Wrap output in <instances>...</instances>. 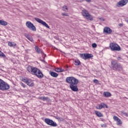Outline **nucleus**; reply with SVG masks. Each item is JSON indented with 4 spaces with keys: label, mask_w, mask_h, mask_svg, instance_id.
<instances>
[{
    "label": "nucleus",
    "mask_w": 128,
    "mask_h": 128,
    "mask_svg": "<svg viewBox=\"0 0 128 128\" xmlns=\"http://www.w3.org/2000/svg\"><path fill=\"white\" fill-rule=\"evenodd\" d=\"M28 50H25L26 52H28Z\"/></svg>",
    "instance_id": "e433bc0d"
},
{
    "label": "nucleus",
    "mask_w": 128,
    "mask_h": 128,
    "mask_svg": "<svg viewBox=\"0 0 128 128\" xmlns=\"http://www.w3.org/2000/svg\"><path fill=\"white\" fill-rule=\"evenodd\" d=\"M8 46L10 47L16 46V44L14 42H8Z\"/></svg>",
    "instance_id": "b1692460"
},
{
    "label": "nucleus",
    "mask_w": 128,
    "mask_h": 128,
    "mask_svg": "<svg viewBox=\"0 0 128 128\" xmlns=\"http://www.w3.org/2000/svg\"><path fill=\"white\" fill-rule=\"evenodd\" d=\"M113 118L114 120L116 122V124H118V126H120V124H122V121L120 120V119L118 118V117L114 116Z\"/></svg>",
    "instance_id": "4468645a"
},
{
    "label": "nucleus",
    "mask_w": 128,
    "mask_h": 128,
    "mask_svg": "<svg viewBox=\"0 0 128 128\" xmlns=\"http://www.w3.org/2000/svg\"><path fill=\"white\" fill-rule=\"evenodd\" d=\"M26 26L28 28H29V30H32L33 32H36V28L33 24L32 23V22L30 21L26 22Z\"/></svg>",
    "instance_id": "6e6552de"
},
{
    "label": "nucleus",
    "mask_w": 128,
    "mask_h": 128,
    "mask_svg": "<svg viewBox=\"0 0 128 128\" xmlns=\"http://www.w3.org/2000/svg\"><path fill=\"white\" fill-rule=\"evenodd\" d=\"M26 84L29 86H34V81L30 79H28V82H27Z\"/></svg>",
    "instance_id": "f3484780"
},
{
    "label": "nucleus",
    "mask_w": 128,
    "mask_h": 128,
    "mask_svg": "<svg viewBox=\"0 0 128 128\" xmlns=\"http://www.w3.org/2000/svg\"><path fill=\"white\" fill-rule=\"evenodd\" d=\"M96 43H93L92 44V48H96Z\"/></svg>",
    "instance_id": "c756f323"
},
{
    "label": "nucleus",
    "mask_w": 128,
    "mask_h": 128,
    "mask_svg": "<svg viewBox=\"0 0 128 128\" xmlns=\"http://www.w3.org/2000/svg\"><path fill=\"white\" fill-rule=\"evenodd\" d=\"M26 70L28 72L31 74L36 76L38 78H44V74L42 71H40V69L36 68V67L28 66L26 68Z\"/></svg>",
    "instance_id": "f03ea898"
},
{
    "label": "nucleus",
    "mask_w": 128,
    "mask_h": 128,
    "mask_svg": "<svg viewBox=\"0 0 128 128\" xmlns=\"http://www.w3.org/2000/svg\"><path fill=\"white\" fill-rule=\"evenodd\" d=\"M74 64L75 66H80V62L78 60H75L74 62Z\"/></svg>",
    "instance_id": "393cba45"
},
{
    "label": "nucleus",
    "mask_w": 128,
    "mask_h": 128,
    "mask_svg": "<svg viewBox=\"0 0 128 128\" xmlns=\"http://www.w3.org/2000/svg\"><path fill=\"white\" fill-rule=\"evenodd\" d=\"M55 72H65L64 70L60 68H57L54 69Z\"/></svg>",
    "instance_id": "aec40b11"
},
{
    "label": "nucleus",
    "mask_w": 128,
    "mask_h": 128,
    "mask_svg": "<svg viewBox=\"0 0 128 128\" xmlns=\"http://www.w3.org/2000/svg\"><path fill=\"white\" fill-rule=\"evenodd\" d=\"M119 26H122V24H119Z\"/></svg>",
    "instance_id": "58836bf2"
},
{
    "label": "nucleus",
    "mask_w": 128,
    "mask_h": 128,
    "mask_svg": "<svg viewBox=\"0 0 128 128\" xmlns=\"http://www.w3.org/2000/svg\"><path fill=\"white\" fill-rule=\"evenodd\" d=\"M26 38H28V40H30V42H34V39L32 38V37L28 34H24Z\"/></svg>",
    "instance_id": "a211bd4d"
},
{
    "label": "nucleus",
    "mask_w": 128,
    "mask_h": 128,
    "mask_svg": "<svg viewBox=\"0 0 128 128\" xmlns=\"http://www.w3.org/2000/svg\"><path fill=\"white\" fill-rule=\"evenodd\" d=\"M86 2H92L91 0H85Z\"/></svg>",
    "instance_id": "c9c22d12"
},
{
    "label": "nucleus",
    "mask_w": 128,
    "mask_h": 128,
    "mask_svg": "<svg viewBox=\"0 0 128 128\" xmlns=\"http://www.w3.org/2000/svg\"><path fill=\"white\" fill-rule=\"evenodd\" d=\"M80 56L83 60H88V58H92L94 56L92 54H80Z\"/></svg>",
    "instance_id": "9b49d317"
},
{
    "label": "nucleus",
    "mask_w": 128,
    "mask_h": 128,
    "mask_svg": "<svg viewBox=\"0 0 128 128\" xmlns=\"http://www.w3.org/2000/svg\"><path fill=\"white\" fill-rule=\"evenodd\" d=\"M111 66L114 70H116V72H122L123 68L121 64L118 63L116 61H112Z\"/></svg>",
    "instance_id": "7ed1b4c3"
},
{
    "label": "nucleus",
    "mask_w": 128,
    "mask_h": 128,
    "mask_svg": "<svg viewBox=\"0 0 128 128\" xmlns=\"http://www.w3.org/2000/svg\"><path fill=\"white\" fill-rule=\"evenodd\" d=\"M20 84H21L23 88H26V84L22 82H21Z\"/></svg>",
    "instance_id": "2f4dec72"
},
{
    "label": "nucleus",
    "mask_w": 128,
    "mask_h": 128,
    "mask_svg": "<svg viewBox=\"0 0 128 128\" xmlns=\"http://www.w3.org/2000/svg\"><path fill=\"white\" fill-rule=\"evenodd\" d=\"M56 118H57V120H60V117H58Z\"/></svg>",
    "instance_id": "4c0bfd02"
},
{
    "label": "nucleus",
    "mask_w": 128,
    "mask_h": 128,
    "mask_svg": "<svg viewBox=\"0 0 128 128\" xmlns=\"http://www.w3.org/2000/svg\"><path fill=\"white\" fill-rule=\"evenodd\" d=\"M35 50H36L38 54H42V55L44 54V51H42V50L38 46H35Z\"/></svg>",
    "instance_id": "2eb2a0df"
},
{
    "label": "nucleus",
    "mask_w": 128,
    "mask_h": 128,
    "mask_svg": "<svg viewBox=\"0 0 128 128\" xmlns=\"http://www.w3.org/2000/svg\"><path fill=\"white\" fill-rule=\"evenodd\" d=\"M0 24L1 26H6L8 24V22L4 20H0Z\"/></svg>",
    "instance_id": "4be33fe9"
},
{
    "label": "nucleus",
    "mask_w": 128,
    "mask_h": 128,
    "mask_svg": "<svg viewBox=\"0 0 128 128\" xmlns=\"http://www.w3.org/2000/svg\"><path fill=\"white\" fill-rule=\"evenodd\" d=\"M110 48L112 52H120V46L116 43H110Z\"/></svg>",
    "instance_id": "423d86ee"
},
{
    "label": "nucleus",
    "mask_w": 128,
    "mask_h": 128,
    "mask_svg": "<svg viewBox=\"0 0 128 128\" xmlns=\"http://www.w3.org/2000/svg\"><path fill=\"white\" fill-rule=\"evenodd\" d=\"M102 128H106V124H103L101 125Z\"/></svg>",
    "instance_id": "473e14b6"
},
{
    "label": "nucleus",
    "mask_w": 128,
    "mask_h": 128,
    "mask_svg": "<svg viewBox=\"0 0 128 128\" xmlns=\"http://www.w3.org/2000/svg\"><path fill=\"white\" fill-rule=\"evenodd\" d=\"M0 57L4 58H6V54H4L0 50Z\"/></svg>",
    "instance_id": "a878e982"
},
{
    "label": "nucleus",
    "mask_w": 128,
    "mask_h": 128,
    "mask_svg": "<svg viewBox=\"0 0 128 128\" xmlns=\"http://www.w3.org/2000/svg\"><path fill=\"white\" fill-rule=\"evenodd\" d=\"M117 60H122V57H120V56H118V57L117 58Z\"/></svg>",
    "instance_id": "72a5a7b5"
},
{
    "label": "nucleus",
    "mask_w": 128,
    "mask_h": 128,
    "mask_svg": "<svg viewBox=\"0 0 128 128\" xmlns=\"http://www.w3.org/2000/svg\"><path fill=\"white\" fill-rule=\"evenodd\" d=\"M82 16L84 18H86V20H92L93 18L92 16L88 13V11L86 9H84L82 10Z\"/></svg>",
    "instance_id": "39448f33"
},
{
    "label": "nucleus",
    "mask_w": 128,
    "mask_h": 128,
    "mask_svg": "<svg viewBox=\"0 0 128 128\" xmlns=\"http://www.w3.org/2000/svg\"><path fill=\"white\" fill-rule=\"evenodd\" d=\"M10 89V85L6 82H5L4 80L0 79V90H8Z\"/></svg>",
    "instance_id": "20e7f679"
},
{
    "label": "nucleus",
    "mask_w": 128,
    "mask_h": 128,
    "mask_svg": "<svg viewBox=\"0 0 128 128\" xmlns=\"http://www.w3.org/2000/svg\"><path fill=\"white\" fill-rule=\"evenodd\" d=\"M97 110H102V108H108V105L105 104L104 102H102L99 105H98L96 107Z\"/></svg>",
    "instance_id": "f8f14e48"
},
{
    "label": "nucleus",
    "mask_w": 128,
    "mask_h": 128,
    "mask_svg": "<svg viewBox=\"0 0 128 128\" xmlns=\"http://www.w3.org/2000/svg\"><path fill=\"white\" fill-rule=\"evenodd\" d=\"M34 20H36V22H39V24H42V26H46V28H50V26H48V24H46L44 20L38 18H35Z\"/></svg>",
    "instance_id": "1a4fd4ad"
},
{
    "label": "nucleus",
    "mask_w": 128,
    "mask_h": 128,
    "mask_svg": "<svg viewBox=\"0 0 128 128\" xmlns=\"http://www.w3.org/2000/svg\"><path fill=\"white\" fill-rule=\"evenodd\" d=\"M28 80L29 79H28V78H24V79H22V82H26V84H28Z\"/></svg>",
    "instance_id": "bb28decb"
},
{
    "label": "nucleus",
    "mask_w": 128,
    "mask_h": 128,
    "mask_svg": "<svg viewBox=\"0 0 128 128\" xmlns=\"http://www.w3.org/2000/svg\"><path fill=\"white\" fill-rule=\"evenodd\" d=\"M103 94L106 98H110V96H112V94L110 92H104Z\"/></svg>",
    "instance_id": "412c9836"
},
{
    "label": "nucleus",
    "mask_w": 128,
    "mask_h": 128,
    "mask_svg": "<svg viewBox=\"0 0 128 128\" xmlns=\"http://www.w3.org/2000/svg\"><path fill=\"white\" fill-rule=\"evenodd\" d=\"M66 82L67 84H69L70 88L72 92H78V80L74 76H69L66 78Z\"/></svg>",
    "instance_id": "f257e3e1"
},
{
    "label": "nucleus",
    "mask_w": 128,
    "mask_h": 128,
    "mask_svg": "<svg viewBox=\"0 0 128 128\" xmlns=\"http://www.w3.org/2000/svg\"><path fill=\"white\" fill-rule=\"evenodd\" d=\"M100 20H101V22H104V18H100Z\"/></svg>",
    "instance_id": "f704fd0d"
},
{
    "label": "nucleus",
    "mask_w": 128,
    "mask_h": 128,
    "mask_svg": "<svg viewBox=\"0 0 128 128\" xmlns=\"http://www.w3.org/2000/svg\"><path fill=\"white\" fill-rule=\"evenodd\" d=\"M96 114L97 116H98L99 118L104 116V115L102 114V112H98V111H95L94 112Z\"/></svg>",
    "instance_id": "5701e85b"
},
{
    "label": "nucleus",
    "mask_w": 128,
    "mask_h": 128,
    "mask_svg": "<svg viewBox=\"0 0 128 128\" xmlns=\"http://www.w3.org/2000/svg\"><path fill=\"white\" fill-rule=\"evenodd\" d=\"M44 121L46 124H48V126H58V124H56V122H54V120L48 118H46Z\"/></svg>",
    "instance_id": "0eeeda50"
},
{
    "label": "nucleus",
    "mask_w": 128,
    "mask_h": 128,
    "mask_svg": "<svg viewBox=\"0 0 128 128\" xmlns=\"http://www.w3.org/2000/svg\"><path fill=\"white\" fill-rule=\"evenodd\" d=\"M62 8H63V10H64V12H66V10H68V7H67L66 6H63V7H62Z\"/></svg>",
    "instance_id": "cd10ccee"
},
{
    "label": "nucleus",
    "mask_w": 128,
    "mask_h": 128,
    "mask_svg": "<svg viewBox=\"0 0 128 128\" xmlns=\"http://www.w3.org/2000/svg\"><path fill=\"white\" fill-rule=\"evenodd\" d=\"M128 2V0H121L120 2H118L116 4V6L118 8H120L122 6H126V4Z\"/></svg>",
    "instance_id": "9d476101"
},
{
    "label": "nucleus",
    "mask_w": 128,
    "mask_h": 128,
    "mask_svg": "<svg viewBox=\"0 0 128 128\" xmlns=\"http://www.w3.org/2000/svg\"><path fill=\"white\" fill-rule=\"evenodd\" d=\"M93 82L94 84H98V80L96 79H94V80H93Z\"/></svg>",
    "instance_id": "7c9ffc66"
},
{
    "label": "nucleus",
    "mask_w": 128,
    "mask_h": 128,
    "mask_svg": "<svg viewBox=\"0 0 128 128\" xmlns=\"http://www.w3.org/2000/svg\"><path fill=\"white\" fill-rule=\"evenodd\" d=\"M50 74L51 76H52V78H58V74L52 71H50Z\"/></svg>",
    "instance_id": "dca6fc26"
},
{
    "label": "nucleus",
    "mask_w": 128,
    "mask_h": 128,
    "mask_svg": "<svg viewBox=\"0 0 128 128\" xmlns=\"http://www.w3.org/2000/svg\"><path fill=\"white\" fill-rule=\"evenodd\" d=\"M62 16H68V13L64 14V13H62Z\"/></svg>",
    "instance_id": "c85d7f7f"
},
{
    "label": "nucleus",
    "mask_w": 128,
    "mask_h": 128,
    "mask_svg": "<svg viewBox=\"0 0 128 128\" xmlns=\"http://www.w3.org/2000/svg\"><path fill=\"white\" fill-rule=\"evenodd\" d=\"M38 98L39 100H43V102H45V100L46 102H50V98H48V97L41 96L39 97Z\"/></svg>",
    "instance_id": "6ab92c4d"
},
{
    "label": "nucleus",
    "mask_w": 128,
    "mask_h": 128,
    "mask_svg": "<svg viewBox=\"0 0 128 128\" xmlns=\"http://www.w3.org/2000/svg\"><path fill=\"white\" fill-rule=\"evenodd\" d=\"M104 32L105 34H110L112 32V30L108 27H106L104 28Z\"/></svg>",
    "instance_id": "ddd939ff"
}]
</instances>
